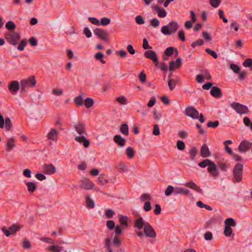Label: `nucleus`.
<instances>
[{
  "mask_svg": "<svg viewBox=\"0 0 252 252\" xmlns=\"http://www.w3.org/2000/svg\"><path fill=\"white\" fill-rule=\"evenodd\" d=\"M74 127L79 135H84L86 133L85 125L81 123H77L74 126Z\"/></svg>",
  "mask_w": 252,
  "mask_h": 252,
  "instance_id": "20",
  "label": "nucleus"
},
{
  "mask_svg": "<svg viewBox=\"0 0 252 252\" xmlns=\"http://www.w3.org/2000/svg\"><path fill=\"white\" fill-rule=\"evenodd\" d=\"M230 107L238 114L240 115L248 114L249 112V108L247 106L238 102H232L230 104Z\"/></svg>",
  "mask_w": 252,
  "mask_h": 252,
  "instance_id": "7",
  "label": "nucleus"
},
{
  "mask_svg": "<svg viewBox=\"0 0 252 252\" xmlns=\"http://www.w3.org/2000/svg\"><path fill=\"white\" fill-rule=\"evenodd\" d=\"M94 104V101L91 98H87L84 101V105L87 108H90Z\"/></svg>",
  "mask_w": 252,
  "mask_h": 252,
  "instance_id": "42",
  "label": "nucleus"
},
{
  "mask_svg": "<svg viewBox=\"0 0 252 252\" xmlns=\"http://www.w3.org/2000/svg\"><path fill=\"white\" fill-rule=\"evenodd\" d=\"M94 33L103 40L106 41L108 40V33L104 30L97 28L94 31Z\"/></svg>",
  "mask_w": 252,
  "mask_h": 252,
  "instance_id": "13",
  "label": "nucleus"
},
{
  "mask_svg": "<svg viewBox=\"0 0 252 252\" xmlns=\"http://www.w3.org/2000/svg\"><path fill=\"white\" fill-rule=\"evenodd\" d=\"M189 155L190 156V158L192 159L194 158L196 154H197V150L196 148H193L189 151Z\"/></svg>",
  "mask_w": 252,
  "mask_h": 252,
  "instance_id": "64",
  "label": "nucleus"
},
{
  "mask_svg": "<svg viewBox=\"0 0 252 252\" xmlns=\"http://www.w3.org/2000/svg\"><path fill=\"white\" fill-rule=\"evenodd\" d=\"M83 94L81 93L80 95L75 97L74 100V103L77 106H82L83 103Z\"/></svg>",
  "mask_w": 252,
  "mask_h": 252,
  "instance_id": "34",
  "label": "nucleus"
},
{
  "mask_svg": "<svg viewBox=\"0 0 252 252\" xmlns=\"http://www.w3.org/2000/svg\"><path fill=\"white\" fill-rule=\"evenodd\" d=\"M181 59L178 58L175 62L172 61L169 63V70H173L175 68H178L181 65Z\"/></svg>",
  "mask_w": 252,
  "mask_h": 252,
  "instance_id": "24",
  "label": "nucleus"
},
{
  "mask_svg": "<svg viewBox=\"0 0 252 252\" xmlns=\"http://www.w3.org/2000/svg\"><path fill=\"white\" fill-rule=\"evenodd\" d=\"M46 249L52 252H61L63 250V247L56 245H53L47 247Z\"/></svg>",
  "mask_w": 252,
  "mask_h": 252,
  "instance_id": "28",
  "label": "nucleus"
},
{
  "mask_svg": "<svg viewBox=\"0 0 252 252\" xmlns=\"http://www.w3.org/2000/svg\"><path fill=\"white\" fill-rule=\"evenodd\" d=\"M205 52L212 56L214 58L217 59L218 58V54L214 51L211 50L209 48H207L205 49Z\"/></svg>",
  "mask_w": 252,
  "mask_h": 252,
  "instance_id": "58",
  "label": "nucleus"
},
{
  "mask_svg": "<svg viewBox=\"0 0 252 252\" xmlns=\"http://www.w3.org/2000/svg\"><path fill=\"white\" fill-rule=\"evenodd\" d=\"M43 170L45 174L52 175L56 172V168L52 164H44L43 166Z\"/></svg>",
  "mask_w": 252,
  "mask_h": 252,
  "instance_id": "14",
  "label": "nucleus"
},
{
  "mask_svg": "<svg viewBox=\"0 0 252 252\" xmlns=\"http://www.w3.org/2000/svg\"><path fill=\"white\" fill-rule=\"evenodd\" d=\"M196 205L199 208H205L207 210L209 211L212 210V208L210 206L203 204L201 201H197L196 202Z\"/></svg>",
  "mask_w": 252,
  "mask_h": 252,
  "instance_id": "45",
  "label": "nucleus"
},
{
  "mask_svg": "<svg viewBox=\"0 0 252 252\" xmlns=\"http://www.w3.org/2000/svg\"><path fill=\"white\" fill-rule=\"evenodd\" d=\"M36 83L34 76H31L28 78L21 81V90L22 91H25L26 89L34 87Z\"/></svg>",
  "mask_w": 252,
  "mask_h": 252,
  "instance_id": "6",
  "label": "nucleus"
},
{
  "mask_svg": "<svg viewBox=\"0 0 252 252\" xmlns=\"http://www.w3.org/2000/svg\"><path fill=\"white\" fill-rule=\"evenodd\" d=\"M225 226L235 227L236 225V221L232 218H227L224 221Z\"/></svg>",
  "mask_w": 252,
  "mask_h": 252,
  "instance_id": "33",
  "label": "nucleus"
},
{
  "mask_svg": "<svg viewBox=\"0 0 252 252\" xmlns=\"http://www.w3.org/2000/svg\"><path fill=\"white\" fill-rule=\"evenodd\" d=\"M152 209L151 203L149 201H147L145 203L143 206V209L145 212H149Z\"/></svg>",
  "mask_w": 252,
  "mask_h": 252,
  "instance_id": "61",
  "label": "nucleus"
},
{
  "mask_svg": "<svg viewBox=\"0 0 252 252\" xmlns=\"http://www.w3.org/2000/svg\"><path fill=\"white\" fill-rule=\"evenodd\" d=\"M200 156L202 158H207L211 156V152L208 146L204 144H203L200 149Z\"/></svg>",
  "mask_w": 252,
  "mask_h": 252,
  "instance_id": "19",
  "label": "nucleus"
},
{
  "mask_svg": "<svg viewBox=\"0 0 252 252\" xmlns=\"http://www.w3.org/2000/svg\"><path fill=\"white\" fill-rule=\"evenodd\" d=\"M81 188L87 189L90 190L94 189V184L88 178H83L81 181Z\"/></svg>",
  "mask_w": 252,
  "mask_h": 252,
  "instance_id": "11",
  "label": "nucleus"
},
{
  "mask_svg": "<svg viewBox=\"0 0 252 252\" xmlns=\"http://www.w3.org/2000/svg\"><path fill=\"white\" fill-rule=\"evenodd\" d=\"M198 166L201 168L208 166L207 171L215 178L219 176L220 172L217 169L216 164L209 159H206L198 163Z\"/></svg>",
  "mask_w": 252,
  "mask_h": 252,
  "instance_id": "2",
  "label": "nucleus"
},
{
  "mask_svg": "<svg viewBox=\"0 0 252 252\" xmlns=\"http://www.w3.org/2000/svg\"><path fill=\"white\" fill-rule=\"evenodd\" d=\"M116 100L121 105H126L128 103L127 98L124 95H120L116 98Z\"/></svg>",
  "mask_w": 252,
  "mask_h": 252,
  "instance_id": "29",
  "label": "nucleus"
},
{
  "mask_svg": "<svg viewBox=\"0 0 252 252\" xmlns=\"http://www.w3.org/2000/svg\"><path fill=\"white\" fill-rule=\"evenodd\" d=\"M58 132L56 129L51 128L47 134L48 139L56 141L57 140Z\"/></svg>",
  "mask_w": 252,
  "mask_h": 252,
  "instance_id": "22",
  "label": "nucleus"
},
{
  "mask_svg": "<svg viewBox=\"0 0 252 252\" xmlns=\"http://www.w3.org/2000/svg\"><path fill=\"white\" fill-rule=\"evenodd\" d=\"M244 166L241 163H238L233 169V182H240L242 181Z\"/></svg>",
  "mask_w": 252,
  "mask_h": 252,
  "instance_id": "5",
  "label": "nucleus"
},
{
  "mask_svg": "<svg viewBox=\"0 0 252 252\" xmlns=\"http://www.w3.org/2000/svg\"><path fill=\"white\" fill-rule=\"evenodd\" d=\"M113 140L120 147L122 148L125 146L126 142V139L122 137V136L119 134L115 135L113 137Z\"/></svg>",
  "mask_w": 252,
  "mask_h": 252,
  "instance_id": "17",
  "label": "nucleus"
},
{
  "mask_svg": "<svg viewBox=\"0 0 252 252\" xmlns=\"http://www.w3.org/2000/svg\"><path fill=\"white\" fill-rule=\"evenodd\" d=\"M20 228L21 226L20 225L13 224L9 228V230L11 233V234H14L16 232L19 231Z\"/></svg>",
  "mask_w": 252,
  "mask_h": 252,
  "instance_id": "37",
  "label": "nucleus"
},
{
  "mask_svg": "<svg viewBox=\"0 0 252 252\" xmlns=\"http://www.w3.org/2000/svg\"><path fill=\"white\" fill-rule=\"evenodd\" d=\"M177 147L179 150L182 151L185 148L184 142L181 140H178L177 142Z\"/></svg>",
  "mask_w": 252,
  "mask_h": 252,
  "instance_id": "55",
  "label": "nucleus"
},
{
  "mask_svg": "<svg viewBox=\"0 0 252 252\" xmlns=\"http://www.w3.org/2000/svg\"><path fill=\"white\" fill-rule=\"evenodd\" d=\"M110 22V19L109 18L103 17L101 19L100 24L102 26H106L109 24Z\"/></svg>",
  "mask_w": 252,
  "mask_h": 252,
  "instance_id": "59",
  "label": "nucleus"
},
{
  "mask_svg": "<svg viewBox=\"0 0 252 252\" xmlns=\"http://www.w3.org/2000/svg\"><path fill=\"white\" fill-rule=\"evenodd\" d=\"M230 67L236 73H238L240 71V67L237 64L231 63L230 64Z\"/></svg>",
  "mask_w": 252,
  "mask_h": 252,
  "instance_id": "57",
  "label": "nucleus"
},
{
  "mask_svg": "<svg viewBox=\"0 0 252 252\" xmlns=\"http://www.w3.org/2000/svg\"><path fill=\"white\" fill-rule=\"evenodd\" d=\"M144 56L147 59L151 60L155 64L156 66H158V58L156 53L154 51L147 50L145 52Z\"/></svg>",
  "mask_w": 252,
  "mask_h": 252,
  "instance_id": "12",
  "label": "nucleus"
},
{
  "mask_svg": "<svg viewBox=\"0 0 252 252\" xmlns=\"http://www.w3.org/2000/svg\"><path fill=\"white\" fill-rule=\"evenodd\" d=\"M252 147V142L247 140H244L240 143L238 149L240 152L245 153L249 151Z\"/></svg>",
  "mask_w": 252,
  "mask_h": 252,
  "instance_id": "9",
  "label": "nucleus"
},
{
  "mask_svg": "<svg viewBox=\"0 0 252 252\" xmlns=\"http://www.w3.org/2000/svg\"><path fill=\"white\" fill-rule=\"evenodd\" d=\"M103 57L104 55L100 52L96 53L94 55V58L96 60H99L102 64H104L106 63L105 61L103 59Z\"/></svg>",
  "mask_w": 252,
  "mask_h": 252,
  "instance_id": "38",
  "label": "nucleus"
},
{
  "mask_svg": "<svg viewBox=\"0 0 252 252\" xmlns=\"http://www.w3.org/2000/svg\"><path fill=\"white\" fill-rule=\"evenodd\" d=\"M150 25L154 28H157L159 25V21L157 18L151 20Z\"/></svg>",
  "mask_w": 252,
  "mask_h": 252,
  "instance_id": "51",
  "label": "nucleus"
},
{
  "mask_svg": "<svg viewBox=\"0 0 252 252\" xmlns=\"http://www.w3.org/2000/svg\"><path fill=\"white\" fill-rule=\"evenodd\" d=\"M63 91L62 89H53L52 91V94L57 96L61 95L63 94Z\"/></svg>",
  "mask_w": 252,
  "mask_h": 252,
  "instance_id": "63",
  "label": "nucleus"
},
{
  "mask_svg": "<svg viewBox=\"0 0 252 252\" xmlns=\"http://www.w3.org/2000/svg\"><path fill=\"white\" fill-rule=\"evenodd\" d=\"M26 185L27 187L28 191L30 193L33 192L37 188L35 184L32 182L27 183Z\"/></svg>",
  "mask_w": 252,
  "mask_h": 252,
  "instance_id": "30",
  "label": "nucleus"
},
{
  "mask_svg": "<svg viewBox=\"0 0 252 252\" xmlns=\"http://www.w3.org/2000/svg\"><path fill=\"white\" fill-rule=\"evenodd\" d=\"M174 48L172 47H169L166 49L164 51V54L167 56H171L173 54Z\"/></svg>",
  "mask_w": 252,
  "mask_h": 252,
  "instance_id": "56",
  "label": "nucleus"
},
{
  "mask_svg": "<svg viewBox=\"0 0 252 252\" xmlns=\"http://www.w3.org/2000/svg\"><path fill=\"white\" fill-rule=\"evenodd\" d=\"M7 149L8 152L12 150L15 147V139L13 137L9 138L7 140Z\"/></svg>",
  "mask_w": 252,
  "mask_h": 252,
  "instance_id": "26",
  "label": "nucleus"
},
{
  "mask_svg": "<svg viewBox=\"0 0 252 252\" xmlns=\"http://www.w3.org/2000/svg\"><path fill=\"white\" fill-rule=\"evenodd\" d=\"M218 165L220 169L224 172H227L228 168V164L226 162L220 161L218 163Z\"/></svg>",
  "mask_w": 252,
  "mask_h": 252,
  "instance_id": "36",
  "label": "nucleus"
},
{
  "mask_svg": "<svg viewBox=\"0 0 252 252\" xmlns=\"http://www.w3.org/2000/svg\"><path fill=\"white\" fill-rule=\"evenodd\" d=\"M185 185L187 187L197 192L202 194L203 191L200 187H198L197 185L193 182H189L186 183Z\"/></svg>",
  "mask_w": 252,
  "mask_h": 252,
  "instance_id": "23",
  "label": "nucleus"
},
{
  "mask_svg": "<svg viewBox=\"0 0 252 252\" xmlns=\"http://www.w3.org/2000/svg\"><path fill=\"white\" fill-rule=\"evenodd\" d=\"M20 35L16 32H13L7 34L6 39L8 42L11 45H15L20 39Z\"/></svg>",
  "mask_w": 252,
  "mask_h": 252,
  "instance_id": "10",
  "label": "nucleus"
},
{
  "mask_svg": "<svg viewBox=\"0 0 252 252\" xmlns=\"http://www.w3.org/2000/svg\"><path fill=\"white\" fill-rule=\"evenodd\" d=\"M223 233L226 237H230L233 234L232 228L229 226H225Z\"/></svg>",
  "mask_w": 252,
  "mask_h": 252,
  "instance_id": "39",
  "label": "nucleus"
},
{
  "mask_svg": "<svg viewBox=\"0 0 252 252\" xmlns=\"http://www.w3.org/2000/svg\"><path fill=\"white\" fill-rule=\"evenodd\" d=\"M176 85V83L175 80L171 79H169L168 81V86L171 91H172L175 88Z\"/></svg>",
  "mask_w": 252,
  "mask_h": 252,
  "instance_id": "52",
  "label": "nucleus"
},
{
  "mask_svg": "<svg viewBox=\"0 0 252 252\" xmlns=\"http://www.w3.org/2000/svg\"><path fill=\"white\" fill-rule=\"evenodd\" d=\"M9 92L13 94L17 93L20 88L19 83L17 81L11 82L8 86Z\"/></svg>",
  "mask_w": 252,
  "mask_h": 252,
  "instance_id": "15",
  "label": "nucleus"
},
{
  "mask_svg": "<svg viewBox=\"0 0 252 252\" xmlns=\"http://www.w3.org/2000/svg\"><path fill=\"white\" fill-rule=\"evenodd\" d=\"M153 9L155 10L158 14V16L160 18H164L166 16V12L164 9L159 7L158 5H153L152 6Z\"/></svg>",
  "mask_w": 252,
  "mask_h": 252,
  "instance_id": "16",
  "label": "nucleus"
},
{
  "mask_svg": "<svg viewBox=\"0 0 252 252\" xmlns=\"http://www.w3.org/2000/svg\"><path fill=\"white\" fill-rule=\"evenodd\" d=\"M243 65L246 67H249L252 70V59H247L243 63Z\"/></svg>",
  "mask_w": 252,
  "mask_h": 252,
  "instance_id": "44",
  "label": "nucleus"
},
{
  "mask_svg": "<svg viewBox=\"0 0 252 252\" xmlns=\"http://www.w3.org/2000/svg\"><path fill=\"white\" fill-rule=\"evenodd\" d=\"M115 214L114 210L111 209H108L105 210V215L107 218H112Z\"/></svg>",
  "mask_w": 252,
  "mask_h": 252,
  "instance_id": "40",
  "label": "nucleus"
},
{
  "mask_svg": "<svg viewBox=\"0 0 252 252\" xmlns=\"http://www.w3.org/2000/svg\"><path fill=\"white\" fill-rule=\"evenodd\" d=\"M133 227L136 235L140 239L144 237L154 238L156 237V233L150 224L145 221L143 218L139 217L134 220Z\"/></svg>",
  "mask_w": 252,
  "mask_h": 252,
  "instance_id": "1",
  "label": "nucleus"
},
{
  "mask_svg": "<svg viewBox=\"0 0 252 252\" xmlns=\"http://www.w3.org/2000/svg\"><path fill=\"white\" fill-rule=\"evenodd\" d=\"M27 41L26 39H23L17 47V49L19 51H23L25 47L27 45Z\"/></svg>",
  "mask_w": 252,
  "mask_h": 252,
  "instance_id": "47",
  "label": "nucleus"
},
{
  "mask_svg": "<svg viewBox=\"0 0 252 252\" xmlns=\"http://www.w3.org/2000/svg\"><path fill=\"white\" fill-rule=\"evenodd\" d=\"M121 245V241L120 238L115 236L112 241L110 237H107L104 241V248L107 249L108 252H113V247L119 248Z\"/></svg>",
  "mask_w": 252,
  "mask_h": 252,
  "instance_id": "4",
  "label": "nucleus"
},
{
  "mask_svg": "<svg viewBox=\"0 0 252 252\" xmlns=\"http://www.w3.org/2000/svg\"><path fill=\"white\" fill-rule=\"evenodd\" d=\"M5 28L8 30H13L15 29L16 25L12 21H10L6 24Z\"/></svg>",
  "mask_w": 252,
  "mask_h": 252,
  "instance_id": "46",
  "label": "nucleus"
},
{
  "mask_svg": "<svg viewBox=\"0 0 252 252\" xmlns=\"http://www.w3.org/2000/svg\"><path fill=\"white\" fill-rule=\"evenodd\" d=\"M106 226L109 230H112L116 227L114 221L112 220H109L106 222Z\"/></svg>",
  "mask_w": 252,
  "mask_h": 252,
  "instance_id": "54",
  "label": "nucleus"
},
{
  "mask_svg": "<svg viewBox=\"0 0 252 252\" xmlns=\"http://www.w3.org/2000/svg\"><path fill=\"white\" fill-rule=\"evenodd\" d=\"M179 28L178 22L170 21L167 25L161 27V32L165 35H170L174 34Z\"/></svg>",
  "mask_w": 252,
  "mask_h": 252,
  "instance_id": "3",
  "label": "nucleus"
},
{
  "mask_svg": "<svg viewBox=\"0 0 252 252\" xmlns=\"http://www.w3.org/2000/svg\"><path fill=\"white\" fill-rule=\"evenodd\" d=\"M135 21L138 25H142L145 23V21L141 15L137 16L135 17Z\"/></svg>",
  "mask_w": 252,
  "mask_h": 252,
  "instance_id": "62",
  "label": "nucleus"
},
{
  "mask_svg": "<svg viewBox=\"0 0 252 252\" xmlns=\"http://www.w3.org/2000/svg\"><path fill=\"white\" fill-rule=\"evenodd\" d=\"M75 140L79 143H82L83 146L87 148L89 146L90 141L85 137L84 135L76 136Z\"/></svg>",
  "mask_w": 252,
  "mask_h": 252,
  "instance_id": "18",
  "label": "nucleus"
},
{
  "mask_svg": "<svg viewBox=\"0 0 252 252\" xmlns=\"http://www.w3.org/2000/svg\"><path fill=\"white\" fill-rule=\"evenodd\" d=\"M5 127L7 130H9L12 127V123L9 118H6L4 120Z\"/></svg>",
  "mask_w": 252,
  "mask_h": 252,
  "instance_id": "43",
  "label": "nucleus"
},
{
  "mask_svg": "<svg viewBox=\"0 0 252 252\" xmlns=\"http://www.w3.org/2000/svg\"><path fill=\"white\" fill-rule=\"evenodd\" d=\"M118 218L119 219V222L121 225L124 227H127L128 226V218L126 216L122 215H119Z\"/></svg>",
  "mask_w": 252,
  "mask_h": 252,
  "instance_id": "27",
  "label": "nucleus"
},
{
  "mask_svg": "<svg viewBox=\"0 0 252 252\" xmlns=\"http://www.w3.org/2000/svg\"><path fill=\"white\" fill-rule=\"evenodd\" d=\"M126 155L128 158H132L135 155V152L133 148L131 147H127L126 149Z\"/></svg>",
  "mask_w": 252,
  "mask_h": 252,
  "instance_id": "35",
  "label": "nucleus"
},
{
  "mask_svg": "<svg viewBox=\"0 0 252 252\" xmlns=\"http://www.w3.org/2000/svg\"><path fill=\"white\" fill-rule=\"evenodd\" d=\"M203 43H204V41L202 39H198V40H197L196 41L193 42L191 43V46L192 47L195 48V47H196L197 46L202 45L203 44Z\"/></svg>",
  "mask_w": 252,
  "mask_h": 252,
  "instance_id": "60",
  "label": "nucleus"
},
{
  "mask_svg": "<svg viewBox=\"0 0 252 252\" xmlns=\"http://www.w3.org/2000/svg\"><path fill=\"white\" fill-rule=\"evenodd\" d=\"M221 0H210V5L214 8L219 7L221 3Z\"/></svg>",
  "mask_w": 252,
  "mask_h": 252,
  "instance_id": "48",
  "label": "nucleus"
},
{
  "mask_svg": "<svg viewBox=\"0 0 252 252\" xmlns=\"http://www.w3.org/2000/svg\"><path fill=\"white\" fill-rule=\"evenodd\" d=\"M190 193V191L188 189H185L182 187H176L174 188V194L175 195L178 194H184L188 195Z\"/></svg>",
  "mask_w": 252,
  "mask_h": 252,
  "instance_id": "21",
  "label": "nucleus"
},
{
  "mask_svg": "<svg viewBox=\"0 0 252 252\" xmlns=\"http://www.w3.org/2000/svg\"><path fill=\"white\" fill-rule=\"evenodd\" d=\"M185 114L193 119H198L199 118V112L192 106H188L185 110Z\"/></svg>",
  "mask_w": 252,
  "mask_h": 252,
  "instance_id": "8",
  "label": "nucleus"
},
{
  "mask_svg": "<svg viewBox=\"0 0 252 252\" xmlns=\"http://www.w3.org/2000/svg\"><path fill=\"white\" fill-rule=\"evenodd\" d=\"M174 188L173 186L169 185L167 187V189L164 191V194L166 196H169L172 192L174 193Z\"/></svg>",
  "mask_w": 252,
  "mask_h": 252,
  "instance_id": "49",
  "label": "nucleus"
},
{
  "mask_svg": "<svg viewBox=\"0 0 252 252\" xmlns=\"http://www.w3.org/2000/svg\"><path fill=\"white\" fill-rule=\"evenodd\" d=\"M210 94L213 97L218 98L221 95V92L219 88L213 87L210 91Z\"/></svg>",
  "mask_w": 252,
  "mask_h": 252,
  "instance_id": "25",
  "label": "nucleus"
},
{
  "mask_svg": "<svg viewBox=\"0 0 252 252\" xmlns=\"http://www.w3.org/2000/svg\"><path fill=\"white\" fill-rule=\"evenodd\" d=\"M86 203L87 207L89 209H93L94 207V200L89 196L86 197Z\"/></svg>",
  "mask_w": 252,
  "mask_h": 252,
  "instance_id": "31",
  "label": "nucleus"
},
{
  "mask_svg": "<svg viewBox=\"0 0 252 252\" xmlns=\"http://www.w3.org/2000/svg\"><path fill=\"white\" fill-rule=\"evenodd\" d=\"M98 183L101 185H105L108 183V180L105 179L103 175H100L97 179Z\"/></svg>",
  "mask_w": 252,
  "mask_h": 252,
  "instance_id": "53",
  "label": "nucleus"
},
{
  "mask_svg": "<svg viewBox=\"0 0 252 252\" xmlns=\"http://www.w3.org/2000/svg\"><path fill=\"white\" fill-rule=\"evenodd\" d=\"M120 130L123 134L125 135H128L129 133L128 127L127 125L123 124L121 125Z\"/></svg>",
  "mask_w": 252,
  "mask_h": 252,
  "instance_id": "32",
  "label": "nucleus"
},
{
  "mask_svg": "<svg viewBox=\"0 0 252 252\" xmlns=\"http://www.w3.org/2000/svg\"><path fill=\"white\" fill-rule=\"evenodd\" d=\"M118 171L120 172H125L127 170V166L124 163H120L117 166Z\"/></svg>",
  "mask_w": 252,
  "mask_h": 252,
  "instance_id": "41",
  "label": "nucleus"
},
{
  "mask_svg": "<svg viewBox=\"0 0 252 252\" xmlns=\"http://www.w3.org/2000/svg\"><path fill=\"white\" fill-rule=\"evenodd\" d=\"M219 125V122L218 121H216L214 122L209 121L207 124V126L208 127H213L215 128L217 127Z\"/></svg>",
  "mask_w": 252,
  "mask_h": 252,
  "instance_id": "50",
  "label": "nucleus"
}]
</instances>
